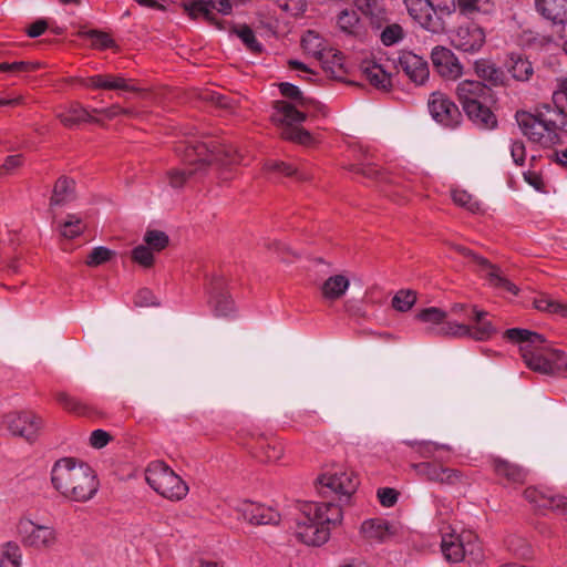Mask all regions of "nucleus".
Returning <instances> with one entry per match:
<instances>
[{
  "instance_id": "f257e3e1",
  "label": "nucleus",
  "mask_w": 567,
  "mask_h": 567,
  "mask_svg": "<svg viewBox=\"0 0 567 567\" xmlns=\"http://www.w3.org/2000/svg\"><path fill=\"white\" fill-rule=\"evenodd\" d=\"M359 486V478L351 470L339 468L324 473L317 480V491L323 497L334 495L339 503H348ZM342 520L341 504L332 501L307 502L296 519V537L308 546H320L330 537L331 528Z\"/></svg>"
},
{
  "instance_id": "f03ea898",
  "label": "nucleus",
  "mask_w": 567,
  "mask_h": 567,
  "mask_svg": "<svg viewBox=\"0 0 567 567\" xmlns=\"http://www.w3.org/2000/svg\"><path fill=\"white\" fill-rule=\"evenodd\" d=\"M176 152L182 156L187 165L184 168H172L167 172L168 183L173 188L183 187L188 181L202 175L213 164L224 171L220 173L221 181L230 178L226 167L239 164L241 155L237 150L226 143L212 142L210 144L197 140H187L181 142Z\"/></svg>"
},
{
  "instance_id": "7ed1b4c3",
  "label": "nucleus",
  "mask_w": 567,
  "mask_h": 567,
  "mask_svg": "<svg viewBox=\"0 0 567 567\" xmlns=\"http://www.w3.org/2000/svg\"><path fill=\"white\" fill-rule=\"evenodd\" d=\"M280 93L292 101H276L274 103V112L271 120L281 127V136L286 140L309 145L312 142V136L308 131L300 127L308 115L311 116H326L327 107L313 99L305 97L298 86L282 82L279 84Z\"/></svg>"
},
{
  "instance_id": "20e7f679",
  "label": "nucleus",
  "mask_w": 567,
  "mask_h": 567,
  "mask_svg": "<svg viewBox=\"0 0 567 567\" xmlns=\"http://www.w3.org/2000/svg\"><path fill=\"white\" fill-rule=\"evenodd\" d=\"M554 96L556 102L565 99L566 104L561 109L544 105L535 114L525 111L516 113V121L523 134L544 147L559 143L558 130L567 133V79L561 82L560 92Z\"/></svg>"
},
{
  "instance_id": "39448f33",
  "label": "nucleus",
  "mask_w": 567,
  "mask_h": 567,
  "mask_svg": "<svg viewBox=\"0 0 567 567\" xmlns=\"http://www.w3.org/2000/svg\"><path fill=\"white\" fill-rule=\"evenodd\" d=\"M51 482L61 495L74 502L91 499L99 487L93 470L72 457H63L54 463Z\"/></svg>"
},
{
  "instance_id": "423d86ee",
  "label": "nucleus",
  "mask_w": 567,
  "mask_h": 567,
  "mask_svg": "<svg viewBox=\"0 0 567 567\" xmlns=\"http://www.w3.org/2000/svg\"><path fill=\"white\" fill-rule=\"evenodd\" d=\"M505 337L519 344L522 357L529 369L544 374H550L554 363L566 357L564 351L554 349L537 332L512 328L505 331Z\"/></svg>"
},
{
  "instance_id": "0eeeda50",
  "label": "nucleus",
  "mask_w": 567,
  "mask_h": 567,
  "mask_svg": "<svg viewBox=\"0 0 567 567\" xmlns=\"http://www.w3.org/2000/svg\"><path fill=\"white\" fill-rule=\"evenodd\" d=\"M456 95L468 118L482 128L496 126V117L489 109L493 93L488 85L481 81L464 80L456 86Z\"/></svg>"
},
{
  "instance_id": "6e6552de",
  "label": "nucleus",
  "mask_w": 567,
  "mask_h": 567,
  "mask_svg": "<svg viewBox=\"0 0 567 567\" xmlns=\"http://www.w3.org/2000/svg\"><path fill=\"white\" fill-rule=\"evenodd\" d=\"M147 484L159 495L179 501L187 495L186 483L164 462H152L145 471Z\"/></svg>"
},
{
  "instance_id": "1a4fd4ad",
  "label": "nucleus",
  "mask_w": 567,
  "mask_h": 567,
  "mask_svg": "<svg viewBox=\"0 0 567 567\" xmlns=\"http://www.w3.org/2000/svg\"><path fill=\"white\" fill-rule=\"evenodd\" d=\"M487 312L472 309L468 322L444 324L440 332L451 337H470L478 341L486 340L495 332L491 321L486 319Z\"/></svg>"
},
{
  "instance_id": "9d476101",
  "label": "nucleus",
  "mask_w": 567,
  "mask_h": 567,
  "mask_svg": "<svg viewBox=\"0 0 567 567\" xmlns=\"http://www.w3.org/2000/svg\"><path fill=\"white\" fill-rule=\"evenodd\" d=\"M453 248L464 257L468 258L477 266V271L484 277L488 284L497 289L517 295L518 288L503 276L501 269L491 264L486 258L476 255L471 249L462 245H453Z\"/></svg>"
},
{
  "instance_id": "9b49d317",
  "label": "nucleus",
  "mask_w": 567,
  "mask_h": 567,
  "mask_svg": "<svg viewBox=\"0 0 567 567\" xmlns=\"http://www.w3.org/2000/svg\"><path fill=\"white\" fill-rule=\"evenodd\" d=\"M17 533L20 542L34 549H47L56 542V534L53 527L40 525L29 518H21L17 525Z\"/></svg>"
},
{
  "instance_id": "f8f14e48",
  "label": "nucleus",
  "mask_w": 567,
  "mask_h": 567,
  "mask_svg": "<svg viewBox=\"0 0 567 567\" xmlns=\"http://www.w3.org/2000/svg\"><path fill=\"white\" fill-rule=\"evenodd\" d=\"M238 0H182L181 6L184 11L192 18H203L207 21L215 19L213 10H217L223 14L231 12L233 4Z\"/></svg>"
},
{
  "instance_id": "ddd939ff",
  "label": "nucleus",
  "mask_w": 567,
  "mask_h": 567,
  "mask_svg": "<svg viewBox=\"0 0 567 567\" xmlns=\"http://www.w3.org/2000/svg\"><path fill=\"white\" fill-rule=\"evenodd\" d=\"M3 425L12 435L31 441L40 429V419L31 412H11L3 417Z\"/></svg>"
},
{
  "instance_id": "4468645a",
  "label": "nucleus",
  "mask_w": 567,
  "mask_h": 567,
  "mask_svg": "<svg viewBox=\"0 0 567 567\" xmlns=\"http://www.w3.org/2000/svg\"><path fill=\"white\" fill-rule=\"evenodd\" d=\"M429 111L437 123L446 127H455L461 118L458 107L442 93L431 95Z\"/></svg>"
},
{
  "instance_id": "2eb2a0df",
  "label": "nucleus",
  "mask_w": 567,
  "mask_h": 567,
  "mask_svg": "<svg viewBox=\"0 0 567 567\" xmlns=\"http://www.w3.org/2000/svg\"><path fill=\"white\" fill-rule=\"evenodd\" d=\"M431 60L435 71L446 80H456L463 74V66L458 59L445 47H434L431 52Z\"/></svg>"
},
{
  "instance_id": "dca6fc26",
  "label": "nucleus",
  "mask_w": 567,
  "mask_h": 567,
  "mask_svg": "<svg viewBox=\"0 0 567 567\" xmlns=\"http://www.w3.org/2000/svg\"><path fill=\"white\" fill-rule=\"evenodd\" d=\"M485 42V33L483 29L473 23L460 25L452 35V44L463 52H477Z\"/></svg>"
},
{
  "instance_id": "f3484780",
  "label": "nucleus",
  "mask_w": 567,
  "mask_h": 567,
  "mask_svg": "<svg viewBox=\"0 0 567 567\" xmlns=\"http://www.w3.org/2000/svg\"><path fill=\"white\" fill-rule=\"evenodd\" d=\"M80 84L86 89L110 90L123 92H138L140 89L132 84V81L112 73L95 74L80 80Z\"/></svg>"
},
{
  "instance_id": "a211bd4d",
  "label": "nucleus",
  "mask_w": 567,
  "mask_h": 567,
  "mask_svg": "<svg viewBox=\"0 0 567 567\" xmlns=\"http://www.w3.org/2000/svg\"><path fill=\"white\" fill-rule=\"evenodd\" d=\"M238 513L244 519L254 525H277L280 522V515L271 507L252 502H244Z\"/></svg>"
},
{
  "instance_id": "6ab92c4d",
  "label": "nucleus",
  "mask_w": 567,
  "mask_h": 567,
  "mask_svg": "<svg viewBox=\"0 0 567 567\" xmlns=\"http://www.w3.org/2000/svg\"><path fill=\"white\" fill-rule=\"evenodd\" d=\"M419 475L425 477L429 481L454 485L462 482L463 475L460 471L443 467L435 463L423 462L414 465Z\"/></svg>"
},
{
  "instance_id": "aec40b11",
  "label": "nucleus",
  "mask_w": 567,
  "mask_h": 567,
  "mask_svg": "<svg viewBox=\"0 0 567 567\" xmlns=\"http://www.w3.org/2000/svg\"><path fill=\"white\" fill-rule=\"evenodd\" d=\"M399 66L417 85L423 84L429 79L430 70L427 62L412 52H403L400 55Z\"/></svg>"
},
{
  "instance_id": "412c9836",
  "label": "nucleus",
  "mask_w": 567,
  "mask_h": 567,
  "mask_svg": "<svg viewBox=\"0 0 567 567\" xmlns=\"http://www.w3.org/2000/svg\"><path fill=\"white\" fill-rule=\"evenodd\" d=\"M524 497L538 509H559L567 503L565 496L554 494L550 491H543L537 487H527L524 491Z\"/></svg>"
},
{
  "instance_id": "4be33fe9",
  "label": "nucleus",
  "mask_w": 567,
  "mask_h": 567,
  "mask_svg": "<svg viewBox=\"0 0 567 567\" xmlns=\"http://www.w3.org/2000/svg\"><path fill=\"white\" fill-rule=\"evenodd\" d=\"M442 540L441 549L446 560L451 563H458L464 559V542L462 540V533H457L455 528L441 529Z\"/></svg>"
},
{
  "instance_id": "5701e85b",
  "label": "nucleus",
  "mask_w": 567,
  "mask_h": 567,
  "mask_svg": "<svg viewBox=\"0 0 567 567\" xmlns=\"http://www.w3.org/2000/svg\"><path fill=\"white\" fill-rule=\"evenodd\" d=\"M212 306L216 317H229L235 312L231 296L224 289V280L215 278L210 284Z\"/></svg>"
},
{
  "instance_id": "b1692460",
  "label": "nucleus",
  "mask_w": 567,
  "mask_h": 567,
  "mask_svg": "<svg viewBox=\"0 0 567 567\" xmlns=\"http://www.w3.org/2000/svg\"><path fill=\"white\" fill-rule=\"evenodd\" d=\"M361 533L365 539L385 542L395 533V527L382 518H371L362 523Z\"/></svg>"
},
{
  "instance_id": "393cba45",
  "label": "nucleus",
  "mask_w": 567,
  "mask_h": 567,
  "mask_svg": "<svg viewBox=\"0 0 567 567\" xmlns=\"http://www.w3.org/2000/svg\"><path fill=\"white\" fill-rule=\"evenodd\" d=\"M355 7L369 18L375 28H382L386 20V12L383 0H352Z\"/></svg>"
},
{
  "instance_id": "a878e982",
  "label": "nucleus",
  "mask_w": 567,
  "mask_h": 567,
  "mask_svg": "<svg viewBox=\"0 0 567 567\" xmlns=\"http://www.w3.org/2000/svg\"><path fill=\"white\" fill-rule=\"evenodd\" d=\"M322 64L323 70L328 75L333 79H342L346 71L343 68V56L340 51L328 48L319 60Z\"/></svg>"
},
{
  "instance_id": "bb28decb",
  "label": "nucleus",
  "mask_w": 567,
  "mask_h": 567,
  "mask_svg": "<svg viewBox=\"0 0 567 567\" xmlns=\"http://www.w3.org/2000/svg\"><path fill=\"white\" fill-rule=\"evenodd\" d=\"M475 73L477 76L487 82L491 86H499L505 83L506 75L499 68L487 60H478L475 62Z\"/></svg>"
},
{
  "instance_id": "cd10ccee",
  "label": "nucleus",
  "mask_w": 567,
  "mask_h": 567,
  "mask_svg": "<svg viewBox=\"0 0 567 567\" xmlns=\"http://www.w3.org/2000/svg\"><path fill=\"white\" fill-rule=\"evenodd\" d=\"M564 2L565 0H535V7L544 18L558 24L564 21Z\"/></svg>"
},
{
  "instance_id": "c85d7f7f",
  "label": "nucleus",
  "mask_w": 567,
  "mask_h": 567,
  "mask_svg": "<svg viewBox=\"0 0 567 567\" xmlns=\"http://www.w3.org/2000/svg\"><path fill=\"white\" fill-rule=\"evenodd\" d=\"M350 286V281L342 275L329 277L321 287L322 296L328 300L341 298Z\"/></svg>"
},
{
  "instance_id": "c756f323",
  "label": "nucleus",
  "mask_w": 567,
  "mask_h": 567,
  "mask_svg": "<svg viewBox=\"0 0 567 567\" xmlns=\"http://www.w3.org/2000/svg\"><path fill=\"white\" fill-rule=\"evenodd\" d=\"M445 18L446 17L444 14L432 11V9H427L417 17L415 22H417L421 28L433 34H441L446 30Z\"/></svg>"
},
{
  "instance_id": "7c9ffc66",
  "label": "nucleus",
  "mask_w": 567,
  "mask_h": 567,
  "mask_svg": "<svg viewBox=\"0 0 567 567\" xmlns=\"http://www.w3.org/2000/svg\"><path fill=\"white\" fill-rule=\"evenodd\" d=\"M494 470L497 475L505 477L514 484L524 483L527 472L516 464H512L504 460L494 461Z\"/></svg>"
},
{
  "instance_id": "2f4dec72",
  "label": "nucleus",
  "mask_w": 567,
  "mask_h": 567,
  "mask_svg": "<svg viewBox=\"0 0 567 567\" xmlns=\"http://www.w3.org/2000/svg\"><path fill=\"white\" fill-rule=\"evenodd\" d=\"M58 118L66 127H72L81 122L94 121L90 112L79 103L71 104L65 112L59 113Z\"/></svg>"
},
{
  "instance_id": "473e14b6",
  "label": "nucleus",
  "mask_w": 567,
  "mask_h": 567,
  "mask_svg": "<svg viewBox=\"0 0 567 567\" xmlns=\"http://www.w3.org/2000/svg\"><path fill=\"white\" fill-rule=\"evenodd\" d=\"M363 74L365 80L377 89L388 90L391 86V75L380 64L367 65L363 69Z\"/></svg>"
},
{
  "instance_id": "72a5a7b5",
  "label": "nucleus",
  "mask_w": 567,
  "mask_h": 567,
  "mask_svg": "<svg viewBox=\"0 0 567 567\" xmlns=\"http://www.w3.org/2000/svg\"><path fill=\"white\" fill-rule=\"evenodd\" d=\"M74 182L68 177H60L53 189L51 205H63L73 198Z\"/></svg>"
},
{
  "instance_id": "f704fd0d",
  "label": "nucleus",
  "mask_w": 567,
  "mask_h": 567,
  "mask_svg": "<svg viewBox=\"0 0 567 567\" xmlns=\"http://www.w3.org/2000/svg\"><path fill=\"white\" fill-rule=\"evenodd\" d=\"M417 317L420 320L433 324L429 328V332L433 334L445 336L443 332H440V328L444 324L453 323L452 321H445V313L434 307L422 310Z\"/></svg>"
},
{
  "instance_id": "c9c22d12",
  "label": "nucleus",
  "mask_w": 567,
  "mask_h": 567,
  "mask_svg": "<svg viewBox=\"0 0 567 567\" xmlns=\"http://www.w3.org/2000/svg\"><path fill=\"white\" fill-rule=\"evenodd\" d=\"M534 306L539 311L567 318V305L553 299L550 296L542 295L535 298Z\"/></svg>"
},
{
  "instance_id": "e433bc0d",
  "label": "nucleus",
  "mask_w": 567,
  "mask_h": 567,
  "mask_svg": "<svg viewBox=\"0 0 567 567\" xmlns=\"http://www.w3.org/2000/svg\"><path fill=\"white\" fill-rule=\"evenodd\" d=\"M508 71L517 81H528L534 73L532 63L527 59L520 56H511Z\"/></svg>"
},
{
  "instance_id": "4c0bfd02",
  "label": "nucleus",
  "mask_w": 567,
  "mask_h": 567,
  "mask_svg": "<svg viewBox=\"0 0 567 567\" xmlns=\"http://www.w3.org/2000/svg\"><path fill=\"white\" fill-rule=\"evenodd\" d=\"M301 44L305 51L320 60L321 53L328 49L323 39L315 31H307L301 39Z\"/></svg>"
},
{
  "instance_id": "58836bf2",
  "label": "nucleus",
  "mask_w": 567,
  "mask_h": 567,
  "mask_svg": "<svg viewBox=\"0 0 567 567\" xmlns=\"http://www.w3.org/2000/svg\"><path fill=\"white\" fill-rule=\"evenodd\" d=\"M382 27L383 29L380 33V40L384 45H394L403 40L405 33L400 24L386 23L385 21Z\"/></svg>"
},
{
  "instance_id": "ea45409f",
  "label": "nucleus",
  "mask_w": 567,
  "mask_h": 567,
  "mask_svg": "<svg viewBox=\"0 0 567 567\" xmlns=\"http://www.w3.org/2000/svg\"><path fill=\"white\" fill-rule=\"evenodd\" d=\"M462 540L466 545L464 546V558L468 556L474 561H478L483 558L482 547L476 535L470 530H463Z\"/></svg>"
},
{
  "instance_id": "a19ab883",
  "label": "nucleus",
  "mask_w": 567,
  "mask_h": 567,
  "mask_svg": "<svg viewBox=\"0 0 567 567\" xmlns=\"http://www.w3.org/2000/svg\"><path fill=\"white\" fill-rule=\"evenodd\" d=\"M360 19L353 9L342 10L337 18L338 27L347 33H355Z\"/></svg>"
},
{
  "instance_id": "79ce46f5",
  "label": "nucleus",
  "mask_w": 567,
  "mask_h": 567,
  "mask_svg": "<svg viewBox=\"0 0 567 567\" xmlns=\"http://www.w3.org/2000/svg\"><path fill=\"white\" fill-rule=\"evenodd\" d=\"M21 554L20 549L14 544H7L0 550V567H20Z\"/></svg>"
},
{
  "instance_id": "37998d69",
  "label": "nucleus",
  "mask_w": 567,
  "mask_h": 567,
  "mask_svg": "<svg viewBox=\"0 0 567 567\" xmlns=\"http://www.w3.org/2000/svg\"><path fill=\"white\" fill-rule=\"evenodd\" d=\"M258 451L262 452L265 461L275 462L278 461L284 453L282 445L276 441H268L261 439L258 442Z\"/></svg>"
},
{
  "instance_id": "c03bdc74",
  "label": "nucleus",
  "mask_w": 567,
  "mask_h": 567,
  "mask_svg": "<svg viewBox=\"0 0 567 567\" xmlns=\"http://www.w3.org/2000/svg\"><path fill=\"white\" fill-rule=\"evenodd\" d=\"M264 168L268 172L279 173L285 176H297L300 179L307 178V176L300 173L298 168L292 167L291 165L285 162L269 159L265 163Z\"/></svg>"
},
{
  "instance_id": "a18cd8bd",
  "label": "nucleus",
  "mask_w": 567,
  "mask_h": 567,
  "mask_svg": "<svg viewBox=\"0 0 567 567\" xmlns=\"http://www.w3.org/2000/svg\"><path fill=\"white\" fill-rule=\"evenodd\" d=\"M144 243L152 251H161L168 245V236L161 230H147Z\"/></svg>"
},
{
  "instance_id": "49530a36",
  "label": "nucleus",
  "mask_w": 567,
  "mask_h": 567,
  "mask_svg": "<svg viewBox=\"0 0 567 567\" xmlns=\"http://www.w3.org/2000/svg\"><path fill=\"white\" fill-rule=\"evenodd\" d=\"M55 399L63 409L69 412L82 415L85 414L86 408L78 401L75 398L69 395L65 392H59L55 394Z\"/></svg>"
},
{
  "instance_id": "de8ad7c7",
  "label": "nucleus",
  "mask_w": 567,
  "mask_h": 567,
  "mask_svg": "<svg viewBox=\"0 0 567 567\" xmlns=\"http://www.w3.org/2000/svg\"><path fill=\"white\" fill-rule=\"evenodd\" d=\"M84 229V225L80 217L75 215L68 216V219L61 225V235L65 238H74Z\"/></svg>"
},
{
  "instance_id": "09e8293b",
  "label": "nucleus",
  "mask_w": 567,
  "mask_h": 567,
  "mask_svg": "<svg viewBox=\"0 0 567 567\" xmlns=\"http://www.w3.org/2000/svg\"><path fill=\"white\" fill-rule=\"evenodd\" d=\"M416 298L413 291L401 290L392 299V306L399 311H408L415 302Z\"/></svg>"
},
{
  "instance_id": "8fccbe9b",
  "label": "nucleus",
  "mask_w": 567,
  "mask_h": 567,
  "mask_svg": "<svg viewBox=\"0 0 567 567\" xmlns=\"http://www.w3.org/2000/svg\"><path fill=\"white\" fill-rule=\"evenodd\" d=\"M132 259L145 268L154 264L153 251L145 245H138L132 250Z\"/></svg>"
},
{
  "instance_id": "3c124183",
  "label": "nucleus",
  "mask_w": 567,
  "mask_h": 567,
  "mask_svg": "<svg viewBox=\"0 0 567 567\" xmlns=\"http://www.w3.org/2000/svg\"><path fill=\"white\" fill-rule=\"evenodd\" d=\"M452 197L455 204L465 207L470 212L475 213L480 210V203L465 190H454Z\"/></svg>"
},
{
  "instance_id": "603ef678",
  "label": "nucleus",
  "mask_w": 567,
  "mask_h": 567,
  "mask_svg": "<svg viewBox=\"0 0 567 567\" xmlns=\"http://www.w3.org/2000/svg\"><path fill=\"white\" fill-rule=\"evenodd\" d=\"M112 256H113L112 250L100 246V247H95L90 252L85 262L87 266L95 267V266L106 262L107 260L111 259Z\"/></svg>"
},
{
  "instance_id": "864d4df0",
  "label": "nucleus",
  "mask_w": 567,
  "mask_h": 567,
  "mask_svg": "<svg viewBox=\"0 0 567 567\" xmlns=\"http://www.w3.org/2000/svg\"><path fill=\"white\" fill-rule=\"evenodd\" d=\"M237 35L239 37V39L246 44V47L254 51V52H259L261 51V45L260 43L257 41L252 30L246 25L241 27L238 29L237 31Z\"/></svg>"
},
{
  "instance_id": "5fc2aeb1",
  "label": "nucleus",
  "mask_w": 567,
  "mask_h": 567,
  "mask_svg": "<svg viewBox=\"0 0 567 567\" xmlns=\"http://www.w3.org/2000/svg\"><path fill=\"white\" fill-rule=\"evenodd\" d=\"M429 8L432 9V11L450 17L455 12L456 3L455 0H429Z\"/></svg>"
},
{
  "instance_id": "6e6d98bb",
  "label": "nucleus",
  "mask_w": 567,
  "mask_h": 567,
  "mask_svg": "<svg viewBox=\"0 0 567 567\" xmlns=\"http://www.w3.org/2000/svg\"><path fill=\"white\" fill-rule=\"evenodd\" d=\"M87 38L96 49H106L113 44V40L104 32L92 30L87 32Z\"/></svg>"
},
{
  "instance_id": "4d7b16f0",
  "label": "nucleus",
  "mask_w": 567,
  "mask_h": 567,
  "mask_svg": "<svg viewBox=\"0 0 567 567\" xmlns=\"http://www.w3.org/2000/svg\"><path fill=\"white\" fill-rule=\"evenodd\" d=\"M484 0H456V8L464 16H472L482 10Z\"/></svg>"
},
{
  "instance_id": "13d9d810",
  "label": "nucleus",
  "mask_w": 567,
  "mask_h": 567,
  "mask_svg": "<svg viewBox=\"0 0 567 567\" xmlns=\"http://www.w3.org/2000/svg\"><path fill=\"white\" fill-rule=\"evenodd\" d=\"M377 496L382 506L392 507L398 501L399 493L393 488L382 487L378 489Z\"/></svg>"
},
{
  "instance_id": "bf43d9fd",
  "label": "nucleus",
  "mask_w": 567,
  "mask_h": 567,
  "mask_svg": "<svg viewBox=\"0 0 567 567\" xmlns=\"http://www.w3.org/2000/svg\"><path fill=\"white\" fill-rule=\"evenodd\" d=\"M409 14L415 21L429 8V0H403Z\"/></svg>"
},
{
  "instance_id": "052dcab7",
  "label": "nucleus",
  "mask_w": 567,
  "mask_h": 567,
  "mask_svg": "<svg viewBox=\"0 0 567 567\" xmlns=\"http://www.w3.org/2000/svg\"><path fill=\"white\" fill-rule=\"evenodd\" d=\"M93 112L96 113V114H102L104 115L106 118H114L116 117L117 115H126V116H133L134 115V112L130 109H124V107H121L120 105L117 104H114L110 107H106V109H93Z\"/></svg>"
},
{
  "instance_id": "680f3d73",
  "label": "nucleus",
  "mask_w": 567,
  "mask_h": 567,
  "mask_svg": "<svg viewBox=\"0 0 567 567\" xmlns=\"http://www.w3.org/2000/svg\"><path fill=\"white\" fill-rule=\"evenodd\" d=\"M415 447V451L422 456V457H432L434 452L440 449H449L446 445H441L434 442H420L413 444Z\"/></svg>"
},
{
  "instance_id": "e2e57ef3",
  "label": "nucleus",
  "mask_w": 567,
  "mask_h": 567,
  "mask_svg": "<svg viewBox=\"0 0 567 567\" xmlns=\"http://www.w3.org/2000/svg\"><path fill=\"white\" fill-rule=\"evenodd\" d=\"M134 303L137 307H150V306H157L156 298L153 295V292L150 289H141L135 298Z\"/></svg>"
},
{
  "instance_id": "0e129e2a",
  "label": "nucleus",
  "mask_w": 567,
  "mask_h": 567,
  "mask_svg": "<svg viewBox=\"0 0 567 567\" xmlns=\"http://www.w3.org/2000/svg\"><path fill=\"white\" fill-rule=\"evenodd\" d=\"M111 440V435L104 430H94L90 436V443L95 449L104 447Z\"/></svg>"
},
{
  "instance_id": "69168bd1",
  "label": "nucleus",
  "mask_w": 567,
  "mask_h": 567,
  "mask_svg": "<svg viewBox=\"0 0 567 567\" xmlns=\"http://www.w3.org/2000/svg\"><path fill=\"white\" fill-rule=\"evenodd\" d=\"M22 164H23V156L21 154L9 155L4 159V163L2 164V168H3L4 174L7 175V174L13 173L17 168L22 166Z\"/></svg>"
},
{
  "instance_id": "338daca9",
  "label": "nucleus",
  "mask_w": 567,
  "mask_h": 567,
  "mask_svg": "<svg viewBox=\"0 0 567 567\" xmlns=\"http://www.w3.org/2000/svg\"><path fill=\"white\" fill-rule=\"evenodd\" d=\"M511 155L515 164L523 165L525 162V145L522 141H515L511 146Z\"/></svg>"
},
{
  "instance_id": "774afa93",
  "label": "nucleus",
  "mask_w": 567,
  "mask_h": 567,
  "mask_svg": "<svg viewBox=\"0 0 567 567\" xmlns=\"http://www.w3.org/2000/svg\"><path fill=\"white\" fill-rule=\"evenodd\" d=\"M48 25L45 21L38 20L28 28V35L31 38H37L45 31Z\"/></svg>"
}]
</instances>
